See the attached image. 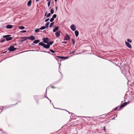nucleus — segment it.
<instances>
[{"label":"nucleus","instance_id":"32","mask_svg":"<svg viewBox=\"0 0 134 134\" xmlns=\"http://www.w3.org/2000/svg\"><path fill=\"white\" fill-rule=\"evenodd\" d=\"M75 52V51H74L72 52H71L70 53V54H72L74 53Z\"/></svg>","mask_w":134,"mask_h":134},{"label":"nucleus","instance_id":"6","mask_svg":"<svg viewBox=\"0 0 134 134\" xmlns=\"http://www.w3.org/2000/svg\"><path fill=\"white\" fill-rule=\"evenodd\" d=\"M125 43L126 45L129 48H132V47L131 44L128 42L126 41L125 42Z\"/></svg>","mask_w":134,"mask_h":134},{"label":"nucleus","instance_id":"26","mask_svg":"<svg viewBox=\"0 0 134 134\" xmlns=\"http://www.w3.org/2000/svg\"><path fill=\"white\" fill-rule=\"evenodd\" d=\"M54 19L53 18H52L50 19V21L51 22H52L54 21Z\"/></svg>","mask_w":134,"mask_h":134},{"label":"nucleus","instance_id":"21","mask_svg":"<svg viewBox=\"0 0 134 134\" xmlns=\"http://www.w3.org/2000/svg\"><path fill=\"white\" fill-rule=\"evenodd\" d=\"M46 28V27H45V26H42L40 29V30H43L45 29Z\"/></svg>","mask_w":134,"mask_h":134},{"label":"nucleus","instance_id":"12","mask_svg":"<svg viewBox=\"0 0 134 134\" xmlns=\"http://www.w3.org/2000/svg\"><path fill=\"white\" fill-rule=\"evenodd\" d=\"M12 27V26L11 25H9L6 26V28L8 29H11Z\"/></svg>","mask_w":134,"mask_h":134},{"label":"nucleus","instance_id":"8","mask_svg":"<svg viewBox=\"0 0 134 134\" xmlns=\"http://www.w3.org/2000/svg\"><path fill=\"white\" fill-rule=\"evenodd\" d=\"M70 39V37L69 36V35L67 34H66V36L64 38V40H68Z\"/></svg>","mask_w":134,"mask_h":134},{"label":"nucleus","instance_id":"33","mask_svg":"<svg viewBox=\"0 0 134 134\" xmlns=\"http://www.w3.org/2000/svg\"><path fill=\"white\" fill-rule=\"evenodd\" d=\"M5 41V40L4 39L2 40L1 41V42H4Z\"/></svg>","mask_w":134,"mask_h":134},{"label":"nucleus","instance_id":"1","mask_svg":"<svg viewBox=\"0 0 134 134\" xmlns=\"http://www.w3.org/2000/svg\"><path fill=\"white\" fill-rule=\"evenodd\" d=\"M39 44L40 46H42L44 48L46 49H48L50 47V46L49 45H48V44H45L44 43L42 42H40L39 43Z\"/></svg>","mask_w":134,"mask_h":134},{"label":"nucleus","instance_id":"23","mask_svg":"<svg viewBox=\"0 0 134 134\" xmlns=\"http://www.w3.org/2000/svg\"><path fill=\"white\" fill-rule=\"evenodd\" d=\"M40 30V29H37L35 30V31L36 33L38 32Z\"/></svg>","mask_w":134,"mask_h":134},{"label":"nucleus","instance_id":"31","mask_svg":"<svg viewBox=\"0 0 134 134\" xmlns=\"http://www.w3.org/2000/svg\"><path fill=\"white\" fill-rule=\"evenodd\" d=\"M50 4H51L50 1H49L48 3V7H49L50 6Z\"/></svg>","mask_w":134,"mask_h":134},{"label":"nucleus","instance_id":"4","mask_svg":"<svg viewBox=\"0 0 134 134\" xmlns=\"http://www.w3.org/2000/svg\"><path fill=\"white\" fill-rule=\"evenodd\" d=\"M27 39L32 41H33L36 39L35 37L33 36H31L30 37H27Z\"/></svg>","mask_w":134,"mask_h":134},{"label":"nucleus","instance_id":"39","mask_svg":"<svg viewBox=\"0 0 134 134\" xmlns=\"http://www.w3.org/2000/svg\"><path fill=\"white\" fill-rule=\"evenodd\" d=\"M51 87L52 88H55V87H54L53 86H51Z\"/></svg>","mask_w":134,"mask_h":134},{"label":"nucleus","instance_id":"36","mask_svg":"<svg viewBox=\"0 0 134 134\" xmlns=\"http://www.w3.org/2000/svg\"><path fill=\"white\" fill-rule=\"evenodd\" d=\"M62 43H67V42L66 41H63L62 42Z\"/></svg>","mask_w":134,"mask_h":134},{"label":"nucleus","instance_id":"40","mask_svg":"<svg viewBox=\"0 0 134 134\" xmlns=\"http://www.w3.org/2000/svg\"><path fill=\"white\" fill-rule=\"evenodd\" d=\"M104 130L105 131V126H104Z\"/></svg>","mask_w":134,"mask_h":134},{"label":"nucleus","instance_id":"44","mask_svg":"<svg viewBox=\"0 0 134 134\" xmlns=\"http://www.w3.org/2000/svg\"><path fill=\"white\" fill-rule=\"evenodd\" d=\"M54 1H55V2H56L57 1V0H54Z\"/></svg>","mask_w":134,"mask_h":134},{"label":"nucleus","instance_id":"15","mask_svg":"<svg viewBox=\"0 0 134 134\" xmlns=\"http://www.w3.org/2000/svg\"><path fill=\"white\" fill-rule=\"evenodd\" d=\"M58 57L60 59H65L66 58H68V57H64L63 56H59Z\"/></svg>","mask_w":134,"mask_h":134},{"label":"nucleus","instance_id":"37","mask_svg":"<svg viewBox=\"0 0 134 134\" xmlns=\"http://www.w3.org/2000/svg\"><path fill=\"white\" fill-rule=\"evenodd\" d=\"M119 107H117L116 108H115V109H114V110L115 111Z\"/></svg>","mask_w":134,"mask_h":134},{"label":"nucleus","instance_id":"28","mask_svg":"<svg viewBox=\"0 0 134 134\" xmlns=\"http://www.w3.org/2000/svg\"><path fill=\"white\" fill-rule=\"evenodd\" d=\"M50 51L52 52V53H54L55 52V51H53V50L52 49H50Z\"/></svg>","mask_w":134,"mask_h":134},{"label":"nucleus","instance_id":"3","mask_svg":"<svg viewBox=\"0 0 134 134\" xmlns=\"http://www.w3.org/2000/svg\"><path fill=\"white\" fill-rule=\"evenodd\" d=\"M16 49V48H14V46H10L9 48L8 49V50L10 52H12L13 51L15 50Z\"/></svg>","mask_w":134,"mask_h":134},{"label":"nucleus","instance_id":"20","mask_svg":"<svg viewBox=\"0 0 134 134\" xmlns=\"http://www.w3.org/2000/svg\"><path fill=\"white\" fill-rule=\"evenodd\" d=\"M19 28L20 29L23 30L25 28V27L24 26H19Z\"/></svg>","mask_w":134,"mask_h":134},{"label":"nucleus","instance_id":"42","mask_svg":"<svg viewBox=\"0 0 134 134\" xmlns=\"http://www.w3.org/2000/svg\"><path fill=\"white\" fill-rule=\"evenodd\" d=\"M40 0H36V2H38V1H40Z\"/></svg>","mask_w":134,"mask_h":134},{"label":"nucleus","instance_id":"35","mask_svg":"<svg viewBox=\"0 0 134 134\" xmlns=\"http://www.w3.org/2000/svg\"><path fill=\"white\" fill-rule=\"evenodd\" d=\"M20 32L22 33H25V32H26V31H25V30H23V31H21Z\"/></svg>","mask_w":134,"mask_h":134},{"label":"nucleus","instance_id":"47","mask_svg":"<svg viewBox=\"0 0 134 134\" xmlns=\"http://www.w3.org/2000/svg\"><path fill=\"white\" fill-rule=\"evenodd\" d=\"M47 1H49V0H47Z\"/></svg>","mask_w":134,"mask_h":134},{"label":"nucleus","instance_id":"43","mask_svg":"<svg viewBox=\"0 0 134 134\" xmlns=\"http://www.w3.org/2000/svg\"><path fill=\"white\" fill-rule=\"evenodd\" d=\"M57 7L56 8V10H57Z\"/></svg>","mask_w":134,"mask_h":134},{"label":"nucleus","instance_id":"13","mask_svg":"<svg viewBox=\"0 0 134 134\" xmlns=\"http://www.w3.org/2000/svg\"><path fill=\"white\" fill-rule=\"evenodd\" d=\"M32 1L31 0H30L28 1L27 3V5L29 6H30L31 5Z\"/></svg>","mask_w":134,"mask_h":134},{"label":"nucleus","instance_id":"18","mask_svg":"<svg viewBox=\"0 0 134 134\" xmlns=\"http://www.w3.org/2000/svg\"><path fill=\"white\" fill-rule=\"evenodd\" d=\"M49 24V22H47L45 25L46 26H45V27H46V28H47L48 27Z\"/></svg>","mask_w":134,"mask_h":134},{"label":"nucleus","instance_id":"14","mask_svg":"<svg viewBox=\"0 0 134 134\" xmlns=\"http://www.w3.org/2000/svg\"><path fill=\"white\" fill-rule=\"evenodd\" d=\"M40 41L39 40H35L34 42L33 43L35 44H37Z\"/></svg>","mask_w":134,"mask_h":134},{"label":"nucleus","instance_id":"16","mask_svg":"<svg viewBox=\"0 0 134 134\" xmlns=\"http://www.w3.org/2000/svg\"><path fill=\"white\" fill-rule=\"evenodd\" d=\"M75 35L76 36H78L79 34V32L77 31H75Z\"/></svg>","mask_w":134,"mask_h":134},{"label":"nucleus","instance_id":"24","mask_svg":"<svg viewBox=\"0 0 134 134\" xmlns=\"http://www.w3.org/2000/svg\"><path fill=\"white\" fill-rule=\"evenodd\" d=\"M54 22H53L51 23L49 25V27H51L54 24Z\"/></svg>","mask_w":134,"mask_h":134},{"label":"nucleus","instance_id":"41","mask_svg":"<svg viewBox=\"0 0 134 134\" xmlns=\"http://www.w3.org/2000/svg\"><path fill=\"white\" fill-rule=\"evenodd\" d=\"M47 12L46 13H45V15H44V16H46V14H47Z\"/></svg>","mask_w":134,"mask_h":134},{"label":"nucleus","instance_id":"2","mask_svg":"<svg viewBox=\"0 0 134 134\" xmlns=\"http://www.w3.org/2000/svg\"><path fill=\"white\" fill-rule=\"evenodd\" d=\"M10 36V35H4L3 37V38H6V40L7 41H8L12 39L13 38L12 37H9V36Z\"/></svg>","mask_w":134,"mask_h":134},{"label":"nucleus","instance_id":"7","mask_svg":"<svg viewBox=\"0 0 134 134\" xmlns=\"http://www.w3.org/2000/svg\"><path fill=\"white\" fill-rule=\"evenodd\" d=\"M70 28L73 31H75L76 29V26L73 24L71 26Z\"/></svg>","mask_w":134,"mask_h":134},{"label":"nucleus","instance_id":"30","mask_svg":"<svg viewBox=\"0 0 134 134\" xmlns=\"http://www.w3.org/2000/svg\"><path fill=\"white\" fill-rule=\"evenodd\" d=\"M71 40L73 43V44L74 45L75 44V41L73 38L71 39Z\"/></svg>","mask_w":134,"mask_h":134},{"label":"nucleus","instance_id":"22","mask_svg":"<svg viewBox=\"0 0 134 134\" xmlns=\"http://www.w3.org/2000/svg\"><path fill=\"white\" fill-rule=\"evenodd\" d=\"M54 9H51V11H50V12H51V13L52 14L53 13H54Z\"/></svg>","mask_w":134,"mask_h":134},{"label":"nucleus","instance_id":"38","mask_svg":"<svg viewBox=\"0 0 134 134\" xmlns=\"http://www.w3.org/2000/svg\"><path fill=\"white\" fill-rule=\"evenodd\" d=\"M46 52V53H47L49 54H51L50 53V52H49V51H48V52H46V51H44L43 52Z\"/></svg>","mask_w":134,"mask_h":134},{"label":"nucleus","instance_id":"17","mask_svg":"<svg viewBox=\"0 0 134 134\" xmlns=\"http://www.w3.org/2000/svg\"><path fill=\"white\" fill-rule=\"evenodd\" d=\"M23 38L24 39L21 40V42L24 41L25 40H26L27 39V37H23Z\"/></svg>","mask_w":134,"mask_h":134},{"label":"nucleus","instance_id":"10","mask_svg":"<svg viewBox=\"0 0 134 134\" xmlns=\"http://www.w3.org/2000/svg\"><path fill=\"white\" fill-rule=\"evenodd\" d=\"M44 42L45 43H47L48 41V38H44L43 39Z\"/></svg>","mask_w":134,"mask_h":134},{"label":"nucleus","instance_id":"19","mask_svg":"<svg viewBox=\"0 0 134 134\" xmlns=\"http://www.w3.org/2000/svg\"><path fill=\"white\" fill-rule=\"evenodd\" d=\"M53 43V41H51L50 42H48V43L47 44H48V45H52Z\"/></svg>","mask_w":134,"mask_h":134},{"label":"nucleus","instance_id":"45","mask_svg":"<svg viewBox=\"0 0 134 134\" xmlns=\"http://www.w3.org/2000/svg\"><path fill=\"white\" fill-rule=\"evenodd\" d=\"M14 45H16V44H14Z\"/></svg>","mask_w":134,"mask_h":134},{"label":"nucleus","instance_id":"25","mask_svg":"<svg viewBox=\"0 0 134 134\" xmlns=\"http://www.w3.org/2000/svg\"><path fill=\"white\" fill-rule=\"evenodd\" d=\"M56 17H57V15L55 14H54L53 15L52 18H53L54 19V18H55Z\"/></svg>","mask_w":134,"mask_h":134},{"label":"nucleus","instance_id":"11","mask_svg":"<svg viewBox=\"0 0 134 134\" xmlns=\"http://www.w3.org/2000/svg\"><path fill=\"white\" fill-rule=\"evenodd\" d=\"M59 26H56V27L53 30V32H55L57 31L59 29Z\"/></svg>","mask_w":134,"mask_h":134},{"label":"nucleus","instance_id":"9","mask_svg":"<svg viewBox=\"0 0 134 134\" xmlns=\"http://www.w3.org/2000/svg\"><path fill=\"white\" fill-rule=\"evenodd\" d=\"M60 31H58L55 33V35L57 37H58L60 36Z\"/></svg>","mask_w":134,"mask_h":134},{"label":"nucleus","instance_id":"34","mask_svg":"<svg viewBox=\"0 0 134 134\" xmlns=\"http://www.w3.org/2000/svg\"><path fill=\"white\" fill-rule=\"evenodd\" d=\"M49 20V18H48V19H46V20H45V21L46 22H47Z\"/></svg>","mask_w":134,"mask_h":134},{"label":"nucleus","instance_id":"5","mask_svg":"<svg viewBox=\"0 0 134 134\" xmlns=\"http://www.w3.org/2000/svg\"><path fill=\"white\" fill-rule=\"evenodd\" d=\"M128 102H125L123 103L122 104H121L120 107H119V109H120L121 108L124 107L126 106Z\"/></svg>","mask_w":134,"mask_h":134},{"label":"nucleus","instance_id":"46","mask_svg":"<svg viewBox=\"0 0 134 134\" xmlns=\"http://www.w3.org/2000/svg\"><path fill=\"white\" fill-rule=\"evenodd\" d=\"M5 52H4L3 53H5Z\"/></svg>","mask_w":134,"mask_h":134},{"label":"nucleus","instance_id":"29","mask_svg":"<svg viewBox=\"0 0 134 134\" xmlns=\"http://www.w3.org/2000/svg\"><path fill=\"white\" fill-rule=\"evenodd\" d=\"M51 15V14L50 13H49L47 16V17L48 18Z\"/></svg>","mask_w":134,"mask_h":134},{"label":"nucleus","instance_id":"27","mask_svg":"<svg viewBox=\"0 0 134 134\" xmlns=\"http://www.w3.org/2000/svg\"><path fill=\"white\" fill-rule=\"evenodd\" d=\"M127 41H128L130 43H131L132 42V41L131 40L129 39L127 40Z\"/></svg>","mask_w":134,"mask_h":134}]
</instances>
